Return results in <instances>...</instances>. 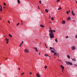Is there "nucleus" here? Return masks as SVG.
I'll list each match as a JSON object with an SVG mask.
<instances>
[{
  "label": "nucleus",
  "mask_w": 77,
  "mask_h": 77,
  "mask_svg": "<svg viewBox=\"0 0 77 77\" xmlns=\"http://www.w3.org/2000/svg\"><path fill=\"white\" fill-rule=\"evenodd\" d=\"M49 32L50 33L49 34L50 37L51 39V38H54V34L53 33V30H49Z\"/></svg>",
  "instance_id": "obj_1"
},
{
  "label": "nucleus",
  "mask_w": 77,
  "mask_h": 77,
  "mask_svg": "<svg viewBox=\"0 0 77 77\" xmlns=\"http://www.w3.org/2000/svg\"><path fill=\"white\" fill-rule=\"evenodd\" d=\"M66 62V64L68 65H72V63L69 61H65Z\"/></svg>",
  "instance_id": "obj_2"
},
{
  "label": "nucleus",
  "mask_w": 77,
  "mask_h": 77,
  "mask_svg": "<svg viewBox=\"0 0 77 77\" xmlns=\"http://www.w3.org/2000/svg\"><path fill=\"white\" fill-rule=\"evenodd\" d=\"M71 48L72 50H75L76 49V47L75 46H73L71 47Z\"/></svg>",
  "instance_id": "obj_3"
},
{
  "label": "nucleus",
  "mask_w": 77,
  "mask_h": 77,
  "mask_svg": "<svg viewBox=\"0 0 77 77\" xmlns=\"http://www.w3.org/2000/svg\"><path fill=\"white\" fill-rule=\"evenodd\" d=\"M25 53H29V50L27 48H26L24 50Z\"/></svg>",
  "instance_id": "obj_4"
},
{
  "label": "nucleus",
  "mask_w": 77,
  "mask_h": 77,
  "mask_svg": "<svg viewBox=\"0 0 77 77\" xmlns=\"http://www.w3.org/2000/svg\"><path fill=\"white\" fill-rule=\"evenodd\" d=\"M74 11L72 10V15H73V16H75V13H74Z\"/></svg>",
  "instance_id": "obj_5"
},
{
  "label": "nucleus",
  "mask_w": 77,
  "mask_h": 77,
  "mask_svg": "<svg viewBox=\"0 0 77 77\" xmlns=\"http://www.w3.org/2000/svg\"><path fill=\"white\" fill-rule=\"evenodd\" d=\"M36 75L37 77H41V76L39 75V73H37V74H36Z\"/></svg>",
  "instance_id": "obj_6"
},
{
  "label": "nucleus",
  "mask_w": 77,
  "mask_h": 77,
  "mask_svg": "<svg viewBox=\"0 0 77 77\" xmlns=\"http://www.w3.org/2000/svg\"><path fill=\"white\" fill-rule=\"evenodd\" d=\"M5 40L6 41V43H7V44H8V43L9 42V39H8V38H6Z\"/></svg>",
  "instance_id": "obj_7"
},
{
  "label": "nucleus",
  "mask_w": 77,
  "mask_h": 77,
  "mask_svg": "<svg viewBox=\"0 0 77 77\" xmlns=\"http://www.w3.org/2000/svg\"><path fill=\"white\" fill-rule=\"evenodd\" d=\"M33 48H34V49H35L36 51H37V52H38V51H37L38 50V48L37 47H34Z\"/></svg>",
  "instance_id": "obj_8"
},
{
  "label": "nucleus",
  "mask_w": 77,
  "mask_h": 77,
  "mask_svg": "<svg viewBox=\"0 0 77 77\" xmlns=\"http://www.w3.org/2000/svg\"><path fill=\"white\" fill-rule=\"evenodd\" d=\"M71 20V17H69L67 19V21H69V20Z\"/></svg>",
  "instance_id": "obj_9"
},
{
  "label": "nucleus",
  "mask_w": 77,
  "mask_h": 77,
  "mask_svg": "<svg viewBox=\"0 0 77 77\" xmlns=\"http://www.w3.org/2000/svg\"><path fill=\"white\" fill-rule=\"evenodd\" d=\"M65 21L64 20H63L62 22V24H65Z\"/></svg>",
  "instance_id": "obj_10"
},
{
  "label": "nucleus",
  "mask_w": 77,
  "mask_h": 77,
  "mask_svg": "<svg viewBox=\"0 0 77 77\" xmlns=\"http://www.w3.org/2000/svg\"><path fill=\"white\" fill-rule=\"evenodd\" d=\"M45 11L47 13H48V11H49V10L48 9H45Z\"/></svg>",
  "instance_id": "obj_11"
},
{
  "label": "nucleus",
  "mask_w": 77,
  "mask_h": 77,
  "mask_svg": "<svg viewBox=\"0 0 77 77\" xmlns=\"http://www.w3.org/2000/svg\"><path fill=\"white\" fill-rule=\"evenodd\" d=\"M40 26L41 27H45V26L44 25L42 24H40Z\"/></svg>",
  "instance_id": "obj_12"
},
{
  "label": "nucleus",
  "mask_w": 77,
  "mask_h": 77,
  "mask_svg": "<svg viewBox=\"0 0 77 77\" xmlns=\"http://www.w3.org/2000/svg\"><path fill=\"white\" fill-rule=\"evenodd\" d=\"M0 10L1 12H2V5H0Z\"/></svg>",
  "instance_id": "obj_13"
},
{
  "label": "nucleus",
  "mask_w": 77,
  "mask_h": 77,
  "mask_svg": "<svg viewBox=\"0 0 77 77\" xmlns=\"http://www.w3.org/2000/svg\"><path fill=\"white\" fill-rule=\"evenodd\" d=\"M71 59L72 60V61H76V60L75 59V58H74L73 59L72 58H71Z\"/></svg>",
  "instance_id": "obj_14"
},
{
  "label": "nucleus",
  "mask_w": 77,
  "mask_h": 77,
  "mask_svg": "<svg viewBox=\"0 0 77 77\" xmlns=\"http://www.w3.org/2000/svg\"><path fill=\"white\" fill-rule=\"evenodd\" d=\"M55 41L56 42H58V40H57V38H55Z\"/></svg>",
  "instance_id": "obj_15"
},
{
  "label": "nucleus",
  "mask_w": 77,
  "mask_h": 77,
  "mask_svg": "<svg viewBox=\"0 0 77 77\" xmlns=\"http://www.w3.org/2000/svg\"><path fill=\"white\" fill-rule=\"evenodd\" d=\"M67 57H68V58H69V59H70V56L68 55H67Z\"/></svg>",
  "instance_id": "obj_16"
},
{
  "label": "nucleus",
  "mask_w": 77,
  "mask_h": 77,
  "mask_svg": "<svg viewBox=\"0 0 77 77\" xmlns=\"http://www.w3.org/2000/svg\"><path fill=\"white\" fill-rule=\"evenodd\" d=\"M17 2L18 4L21 3V2H20V0H17Z\"/></svg>",
  "instance_id": "obj_17"
},
{
  "label": "nucleus",
  "mask_w": 77,
  "mask_h": 77,
  "mask_svg": "<svg viewBox=\"0 0 77 77\" xmlns=\"http://www.w3.org/2000/svg\"><path fill=\"white\" fill-rule=\"evenodd\" d=\"M45 56V57H47V56H48V54H45V55H44Z\"/></svg>",
  "instance_id": "obj_18"
},
{
  "label": "nucleus",
  "mask_w": 77,
  "mask_h": 77,
  "mask_svg": "<svg viewBox=\"0 0 77 77\" xmlns=\"http://www.w3.org/2000/svg\"><path fill=\"white\" fill-rule=\"evenodd\" d=\"M8 36H9L10 37H11V38H12V35L11 34H9Z\"/></svg>",
  "instance_id": "obj_19"
},
{
  "label": "nucleus",
  "mask_w": 77,
  "mask_h": 77,
  "mask_svg": "<svg viewBox=\"0 0 77 77\" xmlns=\"http://www.w3.org/2000/svg\"><path fill=\"white\" fill-rule=\"evenodd\" d=\"M55 52V51H53V50H51V52L52 53H54Z\"/></svg>",
  "instance_id": "obj_20"
},
{
  "label": "nucleus",
  "mask_w": 77,
  "mask_h": 77,
  "mask_svg": "<svg viewBox=\"0 0 77 77\" xmlns=\"http://www.w3.org/2000/svg\"><path fill=\"white\" fill-rule=\"evenodd\" d=\"M24 43V41H22L21 43V44H20V45H23V44Z\"/></svg>",
  "instance_id": "obj_21"
},
{
  "label": "nucleus",
  "mask_w": 77,
  "mask_h": 77,
  "mask_svg": "<svg viewBox=\"0 0 77 77\" xmlns=\"http://www.w3.org/2000/svg\"><path fill=\"white\" fill-rule=\"evenodd\" d=\"M54 56L57 55V53H56V52H55L54 53Z\"/></svg>",
  "instance_id": "obj_22"
},
{
  "label": "nucleus",
  "mask_w": 77,
  "mask_h": 77,
  "mask_svg": "<svg viewBox=\"0 0 77 77\" xmlns=\"http://www.w3.org/2000/svg\"><path fill=\"white\" fill-rule=\"evenodd\" d=\"M66 13L67 15H69V12H68V11H67L66 12Z\"/></svg>",
  "instance_id": "obj_23"
},
{
  "label": "nucleus",
  "mask_w": 77,
  "mask_h": 77,
  "mask_svg": "<svg viewBox=\"0 0 77 77\" xmlns=\"http://www.w3.org/2000/svg\"><path fill=\"white\" fill-rule=\"evenodd\" d=\"M62 71L63 72V70H64V68H62Z\"/></svg>",
  "instance_id": "obj_24"
},
{
  "label": "nucleus",
  "mask_w": 77,
  "mask_h": 77,
  "mask_svg": "<svg viewBox=\"0 0 77 77\" xmlns=\"http://www.w3.org/2000/svg\"><path fill=\"white\" fill-rule=\"evenodd\" d=\"M52 49L53 50H55V51H56V52H57V51H56L55 50V49H54V48H52Z\"/></svg>",
  "instance_id": "obj_25"
},
{
  "label": "nucleus",
  "mask_w": 77,
  "mask_h": 77,
  "mask_svg": "<svg viewBox=\"0 0 77 77\" xmlns=\"http://www.w3.org/2000/svg\"><path fill=\"white\" fill-rule=\"evenodd\" d=\"M60 9H62V8H61V7H60L58 9V10H60Z\"/></svg>",
  "instance_id": "obj_26"
},
{
  "label": "nucleus",
  "mask_w": 77,
  "mask_h": 77,
  "mask_svg": "<svg viewBox=\"0 0 77 77\" xmlns=\"http://www.w3.org/2000/svg\"><path fill=\"white\" fill-rule=\"evenodd\" d=\"M51 20L52 21H54V18H53V17L51 18Z\"/></svg>",
  "instance_id": "obj_27"
},
{
  "label": "nucleus",
  "mask_w": 77,
  "mask_h": 77,
  "mask_svg": "<svg viewBox=\"0 0 77 77\" xmlns=\"http://www.w3.org/2000/svg\"><path fill=\"white\" fill-rule=\"evenodd\" d=\"M60 67H61L62 68H64V67H63V66H62V65H61L60 66Z\"/></svg>",
  "instance_id": "obj_28"
},
{
  "label": "nucleus",
  "mask_w": 77,
  "mask_h": 77,
  "mask_svg": "<svg viewBox=\"0 0 77 77\" xmlns=\"http://www.w3.org/2000/svg\"><path fill=\"white\" fill-rule=\"evenodd\" d=\"M69 38V37H68V36H67L66 37V39H67V38Z\"/></svg>",
  "instance_id": "obj_29"
},
{
  "label": "nucleus",
  "mask_w": 77,
  "mask_h": 77,
  "mask_svg": "<svg viewBox=\"0 0 77 77\" xmlns=\"http://www.w3.org/2000/svg\"><path fill=\"white\" fill-rule=\"evenodd\" d=\"M24 72H23V73L21 74V75H24Z\"/></svg>",
  "instance_id": "obj_30"
},
{
  "label": "nucleus",
  "mask_w": 77,
  "mask_h": 77,
  "mask_svg": "<svg viewBox=\"0 0 77 77\" xmlns=\"http://www.w3.org/2000/svg\"><path fill=\"white\" fill-rule=\"evenodd\" d=\"M19 24H20V23H18L17 24V26H18V25H19Z\"/></svg>",
  "instance_id": "obj_31"
},
{
  "label": "nucleus",
  "mask_w": 77,
  "mask_h": 77,
  "mask_svg": "<svg viewBox=\"0 0 77 77\" xmlns=\"http://www.w3.org/2000/svg\"><path fill=\"white\" fill-rule=\"evenodd\" d=\"M75 38H76V39H77V35H75Z\"/></svg>",
  "instance_id": "obj_32"
},
{
  "label": "nucleus",
  "mask_w": 77,
  "mask_h": 77,
  "mask_svg": "<svg viewBox=\"0 0 77 77\" xmlns=\"http://www.w3.org/2000/svg\"><path fill=\"white\" fill-rule=\"evenodd\" d=\"M39 3H40V4H41V1H39Z\"/></svg>",
  "instance_id": "obj_33"
},
{
  "label": "nucleus",
  "mask_w": 77,
  "mask_h": 77,
  "mask_svg": "<svg viewBox=\"0 0 77 77\" xmlns=\"http://www.w3.org/2000/svg\"><path fill=\"white\" fill-rule=\"evenodd\" d=\"M50 50H51V49H52V48H51V47H50Z\"/></svg>",
  "instance_id": "obj_34"
},
{
  "label": "nucleus",
  "mask_w": 77,
  "mask_h": 77,
  "mask_svg": "<svg viewBox=\"0 0 77 77\" xmlns=\"http://www.w3.org/2000/svg\"><path fill=\"white\" fill-rule=\"evenodd\" d=\"M8 23H11V22H10V21H9V20H8Z\"/></svg>",
  "instance_id": "obj_35"
},
{
  "label": "nucleus",
  "mask_w": 77,
  "mask_h": 77,
  "mask_svg": "<svg viewBox=\"0 0 77 77\" xmlns=\"http://www.w3.org/2000/svg\"><path fill=\"white\" fill-rule=\"evenodd\" d=\"M60 1V0H57V2H59Z\"/></svg>",
  "instance_id": "obj_36"
},
{
  "label": "nucleus",
  "mask_w": 77,
  "mask_h": 77,
  "mask_svg": "<svg viewBox=\"0 0 77 77\" xmlns=\"http://www.w3.org/2000/svg\"><path fill=\"white\" fill-rule=\"evenodd\" d=\"M21 45H21V44H20L19 46L20 47H21Z\"/></svg>",
  "instance_id": "obj_37"
},
{
  "label": "nucleus",
  "mask_w": 77,
  "mask_h": 77,
  "mask_svg": "<svg viewBox=\"0 0 77 77\" xmlns=\"http://www.w3.org/2000/svg\"><path fill=\"white\" fill-rule=\"evenodd\" d=\"M53 31L54 32H56V31L54 30H53Z\"/></svg>",
  "instance_id": "obj_38"
},
{
  "label": "nucleus",
  "mask_w": 77,
  "mask_h": 77,
  "mask_svg": "<svg viewBox=\"0 0 77 77\" xmlns=\"http://www.w3.org/2000/svg\"><path fill=\"white\" fill-rule=\"evenodd\" d=\"M4 6H5L6 5V3H5V2H4Z\"/></svg>",
  "instance_id": "obj_39"
},
{
  "label": "nucleus",
  "mask_w": 77,
  "mask_h": 77,
  "mask_svg": "<svg viewBox=\"0 0 77 77\" xmlns=\"http://www.w3.org/2000/svg\"><path fill=\"white\" fill-rule=\"evenodd\" d=\"M47 66H45L44 68H47Z\"/></svg>",
  "instance_id": "obj_40"
},
{
  "label": "nucleus",
  "mask_w": 77,
  "mask_h": 77,
  "mask_svg": "<svg viewBox=\"0 0 77 77\" xmlns=\"http://www.w3.org/2000/svg\"><path fill=\"white\" fill-rule=\"evenodd\" d=\"M30 75H31V74H32V72H30Z\"/></svg>",
  "instance_id": "obj_41"
},
{
  "label": "nucleus",
  "mask_w": 77,
  "mask_h": 77,
  "mask_svg": "<svg viewBox=\"0 0 77 77\" xmlns=\"http://www.w3.org/2000/svg\"><path fill=\"white\" fill-rule=\"evenodd\" d=\"M49 29H50V30H51V27H49Z\"/></svg>",
  "instance_id": "obj_42"
},
{
  "label": "nucleus",
  "mask_w": 77,
  "mask_h": 77,
  "mask_svg": "<svg viewBox=\"0 0 77 77\" xmlns=\"http://www.w3.org/2000/svg\"><path fill=\"white\" fill-rule=\"evenodd\" d=\"M38 54L39 55H40V54H41V53H40V52Z\"/></svg>",
  "instance_id": "obj_43"
},
{
  "label": "nucleus",
  "mask_w": 77,
  "mask_h": 77,
  "mask_svg": "<svg viewBox=\"0 0 77 77\" xmlns=\"http://www.w3.org/2000/svg\"><path fill=\"white\" fill-rule=\"evenodd\" d=\"M68 12H70V10H69V11H68Z\"/></svg>",
  "instance_id": "obj_44"
},
{
  "label": "nucleus",
  "mask_w": 77,
  "mask_h": 77,
  "mask_svg": "<svg viewBox=\"0 0 77 77\" xmlns=\"http://www.w3.org/2000/svg\"><path fill=\"white\" fill-rule=\"evenodd\" d=\"M49 18H50V16L49 15Z\"/></svg>",
  "instance_id": "obj_45"
},
{
  "label": "nucleus",
  "mask_w": 77,
  "mask_h": 77,
  "mask_svg": "<svg viewBox=\"0 0 77 77\" xmlns=\"http://www.w3.org/2000/svg\"><path fill=\"white\" fill-rule=\"evenodd\" d=\"M73 21H74V22H75V20H73Z\"/></svg>",
  "instance_id": "obj_46"
},
{
  "label": "nucleus",
  "mask_w": 77,
  "mask_h": 77,
  "mask_svg": "<svg viewBox=\"0 0 77 77\" xmlns=\"http://www.w3.org/2000/svg\"><path fill=\"white\" fill-rule=\"evenodd\" d=\"M19 70H20V68H19Z\"/></svg>",
  "instance_id": "obj_47"
},
{
  "label": "nucleus",
  "mask_w": 77,
  "mask_h": 77,
  "mask_svg": "<svg viewBox=\"0 0 77 77\" xmlns=\"http://www.w3.org/2000/svg\"><path fill=\"white\" fill-rule=\"evenodd\" d=\"M21 23H22V24H23V22H22V21H21Z\"/></svg>",
  "instance_id": "obj_48"
},
{
  "label": "nucleus",
  "mask_w": 77,
  "mask_h": 77,
  "mask_svg": "<svg viewBox=\"0 0 77 77\" xmlns=\"http://www.w3.org/2000/svg\"><path fill=\"white\" fill-rule=\"evenodd\" d=\"M45 46H47V45L46 44H45Z\"/></svg>",
  "instance_id": "obj_49"
},
{
  "label": "nucleus",
  "mask_w": 77,
  "mask_h": 77,
  "mask_svg": "<svg viewBox=\"0 0 77 77\" xmlns=\"http://www.w3.org/2000/svg\"><path fill=\"white\" fill-rule=\"evenodd\" d=\"M57 54V55H59V54H58V53Z\"/></svg>",
  "instance_id": "obj_50"
},
{
  "label": "nucleus",
  "mask_w": 77,
  "mask_h": 77,
  "mask_svg": "<svg viewBox=\"0 0 77 77\" xmlns=\"http://www.w3.org/2000/svg\"><path fill=\"white\" fill-rule=\"evenodd\" d=\"M46 48H48V47H47V46H46Z\"/></svg>",
  "instance_id": "obj_51"
},
{
  "label": "nucleus",
  "mask_w": 77,
  "mask_h": 77,
  "mask_svg": "<svg viewBox=\"0 0 77 77\" xmlns=\"http://www.w3.org/2000/svg\"><path fill=\"white\" fill-rule=\"evenodd\" d=\"M4 37H5V38H6V36H4Z\"/></svg>",
  "instance_id": "obj_52"
},
{
  "label": "nucleus",
  "mask_w": 77,
  "mask_h": 77,
  "mask_svg": "<svg viewBox=\"0 0 77 77\" xmlns=\"http://www.w3.org/2000/svg\"><path fill=\"white\" fill-rule=\"evenodd\" d=\"M41 42H40V44H41Z\"/></svg>",
  "instance_id": "obj_53"
},
{
  "label": "nucleus",
  "mask_w": 77,
  "mask_h": 77,
  "mask_svg": "<svg viewBox=\"0 0 77 77\" xmlns=\"http://www.w3.org/2000/svg\"><path fill=\"white\" fill-rule=\"evenodd\" d=\"M58 60L59 61H60V60Z\"/></svg>",
  "instance_id": "obj_54"
},
{
  "label": "nucleus",
  "mask_w": 77,
  "mask_h": 77,
  "mask_svg": "<svg viewBox=\"0 0 77 77\" xmlns=\"http://www.w3.org/2000/svg\"><path fill=\"white\" fill-rule=\"evenodd\" d=\"M45 69H46L47 68H45Z\"/></svg>",
  "instance_id": "obj_55"
},
{
  "label": "nucleus",
  "mask_w": 77,
  "mask_h": 77,
  "mask_svg": "<svg viewBox=\"0 0 77 77\" xmlns=\"http://www.w3.org/2000/svg\"><path fill=\"white\" fill-rule=\"evenodd\" d=\"M51 23V21L49 22V23Z\"/></svg>",
  "instance_id": "obj_56"
},
{
  "label": "nucleus",
  "mask_w": 77,
  "mask_h": 77,
  "mask_svg": "<svg viewBox=\"0 0 77 77\" xmlns=\"http://www.w3.org/2000/svg\"><path fill=\"white\" fill-rule=\"evenodd\" d=\"M58 57H59V55H58Z\"/></svg>",
  "instance_id": "obj_57"
},
{
  "label": "nucleus",
  "mask_w": 77,
  "mask_h": 77,
  "mask_svg": "<svg viewBox=\"0 0 77 77\" xmlns=\"http://www.w3.org/2000/svg\"><path fill=\"white\" fill-rule=\"evenodd\" d=\"M49 57H51L50 56H48Z\"/></svg>",
  "instance_id": "obj_58"
},
{
  "label": "nucleus",
  "mask_w": 77,
  "mask_h": 77,
  "mask_svg": "<svg viewBox=\"0 0 77 77\" xmlns=\"http://www.w3.org/2000/svg\"><path fill=\"white\" fill-rule=\"evenodd\" d=\"M60 61H61V62H62V61H61V60H60Z\"/></svg>",
  "instance_id": "obj_59"
},
{
  "label": "nucleus",
  "mask_w": 77,
  "mask_h": 77,
  "mask_svg": "<svg viewBox=\"0 0 77 77\" xmlns=\"http://www.w3.org/2000/svg\"><path fill=\"white\" fill-rule=\"evenodd\" d=\"M4 8H5V7H4Z\"/></svg>",
  "instance_id": "obj_60"
},
{
  "label": "nucleus",
  "mask_w": 77,
  "mask_h": 77,
  "mask_svg": "<svg viewBox=\"0 0 77 77\" xmlns=\"http://www.w3.org/2000/svg\"><path fill=\"white\" fill-rule=\"evenodd\" d=\"M75 0V1H76V0Z\"/></svg>",
  "instance_id": "obj_61"
},
{
  "label": "nucleus",
  "mask_w": 77,
  "mask_h": 77,
  "mask_svg": "<svg viewBox=\"0 0 77 77\" xmlns=\"http://www.w3.org/2000/svg\"><path fill=\"white\" fill-rule=\"evenodd\" d=\"M38 8V9H40V8Z\"/></svg>",
  "instance_id": "obj_62"
},
{
  "label": "nucleus",
  "mask_w": 77,
  "mask_h": 77,
  "mask_svg": "<svg viewBox=\"0 0 77 77\" xmlns=\"http://www.w3.org/2000/svg\"><path fill=\"white\" fill-rule=\"evenodd\" d=\"M49 15H50V14H49Z\"/></svg>",
  "instance_id": "obj_63"
},
{
  "label": "nucleus",
  "mask_w": 77,
  "mask_h": 77,
  "mask_svg": "<svg viewBox=\"0 0 77 77\" xmlns=\"http://www.w3.org/2000/svg\"><path fill=\"white\" fill-rule=\"evenodd\" d=\"M76 65V66H77V65Z\"/></svg>",
  "instance_id": "obj_64"
}]
</instances>
